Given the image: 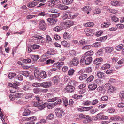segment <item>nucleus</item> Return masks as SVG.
Returning <instances> with one entry per match:
<instances>
[{
	"label": "nucleus",
	"instance_id": "obj_47",
	"mask_svg": "<svg viewBox=\"0 0 124 124\" xmlns=\"http://www.w3.org/2000/svg\"><path fill=\"white\" fill-rule=\"evenodd\" d=\"M103 52L102 50L100 49L96 53V55L98 56H99L101 55Z\"/></svg>",
	"mask_w": 124,
	"mask_h": 124
},
{
	"label": "nucleus",
	"instance_id": "obj_18",
	"mask_svg": "<svg viewBox=\"0 0 124 124\" xmlns=\"http://www.w3.org/2000/svg\"><path fill=\"white\" fill-rule=\"evenodd\" d=\"M73 1V0H62V3L65 5L70 4L72 3Z\"/></svg>",
	"mask_w": 124,
	"mask_h": 124
},
{
	"label": "nucleus",
	"instance_id": "obj_44",
	"mask_svg": "<svg viewBox=\"0 0 124 124\" xmlns=\"http://www.w3.org/2000/svg\"><path fill=\"white\" fill-rule=\"evenodd\" d=\"M124 47V46L122 44L116 47V48L118 50H120Z\"/></svg>",
	"mask_w": 124,
	"mask_h": 124
},
{
	"label": "nucleus",
	"instance_id": "obj_51",
	"mask_svg": "<svg viewBox=\"0 0 124 124\" xmlns=\"http://www.w3.org/2000/svg\"><path fill=\"white\" fill-rule=\"evenodd\" d=\"M37 119L36 117L35 116H33L31 117L28 118V119L29 120H31V122H33L34 121L36 120Z\"/></svg>",
	"mask_w": 124,
	"mask_h": 124
},
{
	"label": "nucleus",
	"instance_id": "obj_17",
	"mask_svg": "<svg viewBox=\"0 0 124 124\" xmlns=\"http://www.w3.org/2000/svg\"><path fill=\"white\" fill-rule=\"evenodd\" d=\"M85 61V63L86 65L90 64L92 62V58L91 57H88L86 58Z\"/></svg>",
	"mask_w": 124,
	"mask_h": 124
},
{
	"label": "nucleus",
	"instance_id": "obj_42",
	"mask_svg": "<svg viewBox=\"0 0 124 124\" xmlns=\"http://www.w3.org/2000/svg\"><path fill=\"white\" fill-rule=\"evenodd\" d=\"M31 46L32 47L33 49H35L39 48L40 46L37 44H34L31 45Z\"/></svg>",
	"mask_w": 124,
	"mask_h": 124
},
{
	"label": "nucleus",
	"instance_id": "obj_5",
	"mask_svg": "<svg viewBox=\"0 0 124 124\" xmlns=\"http://www.w3.org/2000/svg\"><path fill=\"white\" fill-rule=\"evenodd\" d=\"M64 26L65 27L69 28L73 24V22L70 20H67L63 23Z\"/></svg>",
	"mask_w": 124,
	"mask_h": 124
},
{
	"label": "nucleus",
	"instance_id": "obj_41",
	"mask_svg": "<svg viewBox=\"0 0 124 124\" xmlns=\"http://www.w3.org/2000/svg\"><path fill=\"white\" fill-rule=\"evenodd\" d=\"M54 103H51L49 104L47 103V106L48 108L49 109H51L54 107Z\"/></svg>",
	"mask_w": 124,
	"mask_h": 124
},
{
	"label": "nucleus",
	"instance_id": "obj_31",
	"mask_svg": "<svg viewBox=\"0 0 124 124\" xmlns=\"http://www.w3.org/2000/svg\"><path fill=\"white\" fill-rule=\"evenodd\" d=\"M104 74L103 72L98 71L97 72V76L99 78H101L104 77Z\"/></svg>",
	"mask_w": 124,
	"mask_h": 124
},
{
	"label": "nucleus",
	"instance_id": "obj_63",
	"mask_svg": "<svg viewBox=\"0 0 124 124\" xmlns=\"http://www.w3.org/2000/svg\"><path fill=\"white\" fill-rule=\"evenodd\" d=\"M91 103V102L89 101H86L84 102L83 104L85 105H89Z\"/></svg>",
	"mask_w": 124,
	"mask_h": 124
},
{
	"label": "nucleus",
	"instance_id": "obj_22",
	"mask_svg": "<svg viewBox=\"0 0 124 124\" xmlns=\"http://www.w3.org/2000/svg\"><path fill=\"white\" fill-rule=\"evenodd\" d=\"M62 27L60 26H57L55 27L53 29V30L56 32H59L62 29Z\"/></svg>",
	"mask_w": 124,
	"mask_h": 124
},
{
	"label": "nucleus",
	"instance_id": "obj_38",
	"mask_svg": "<svg viewBox=\"0 0 124 124\" xmlns=\"http://www.w3.org/2000/svg\"><path fill=\"white\" fill-rule=\"evenodd\" d=\"M39 71H37L35 72L34 73V75L35 78L39 80L40 79L39 77Z\"/></svg>",
	"mask_w": 124,
	"mask_h": 124
},
{
	"label": "nucleus",
	"instance_id": "obj_57",
	"mask_svg": "<svg viewBox=\"0 0 124 124\" xmlns=\"http://www.w3.org/2000/svg\"><path fill=\"white\" fill-rule=\"evenodd\" d=\"M102 3V2L100 0H96L95 1V4L96 5H100Z\"/></svg>",
	"mask_w": 124,
	"mask_h": 124
},
{
	"label": "nucleus",
	"instance_id": "obj_4",
	"mask_svg": "<svg viewBox=\"0 0 124 124\" xmlns=\"http://www.w3.org/2000/svg\"><path fill=\"white\" fill-rule=\"evenodd\" d=\"M84 32L88 36H92L94 33L93 30L92 29H85L84 30Z\"/></svg>",
	"mask_w": 124,
	"mask_h": 124
},
{
	"label": "nucleus",
	"instance_id": "obj_15",
	"mask_svg": "<svg viewBox=\"0 0 124 124\" xmlns=\"http://www.w3.org/2000/svg\"><path fill=\"white\" fill-rule=\"evenodd\" d=\"M60 78L58 76H54L53 77V81L55 84H57L60 82Z\"/></svg>",
	"mask_w": 124,
	"mask_h": 124
},
{
	"label": "nucleus",
	"instance_id": "obj_33",
	"mask_svg": "<svg viewBox=\"0 0 124 124\" xmlns=\"http://www.w3.org/2000/svg\"><path fill=\"white\" fill-rule=\"evenodd\" d=\"M31 112L28 109H26L23 112V116H27L29 115Z\"/></svg>",
	"mask_w": 124,
	"mask_h": 124
},
{
	"label": "nucleus",
	"instance_id": "obj_20",
	"mask_svg": "<svg viewBox=\"0 0 124 124\" xmlns=\"http://www.w3.org/2000/svg\"><path fill=\"white\" fill-rule=\"evenodd\" d=\"M33 37L35 38V39L36 40H37L38 41H37V43H40V42L39 41L41 39H43L44 38L43 37L38 35L33 36Z\"/></svg>",
	"mask_w": 124,
	"mask_h": 124
},
{
	"label": "nucleus",
	"instance_id": "obj_16",
	"mask_svg": "<svg viewBox=\"0 0 124 124\" xmlns=\"http://www.w3.org/2000/svg\"><path fill=\"white\" fill-rule=\"evenodd\" d=\"M97 85L95 84H92L88 86V88L90 90H94L97 88Z\"/></svg>",
	"mask_w": 124,
	"mask_h": 124
},
{
	"label": "nucleus",
	"instance_id": "obj_24",
	"mask_svg": "<svg viewBox=\"0 0 124 124\" xmlns=\"http://www.w3.org/2000/svg\"><path fill=\"white\" fill-rule=\"evenodd\" d=\"M47 103H45L42 105L38 106V108L39 110H41L47 107Z\"/></svg>",
	"mask_w": 124,
	"mask_h": 124
},
{
	"label": "nucleus",
	"instance_id": "obj_46",
	"mask_svg": "<svg viewBox=\"0 0 124 124\" xmlns=\"http://www.w3.org/2000/svg\"><path fill=\"white\" fill-rule=\"evenodd\" d=\"M21 74L26 77H28L29 75L28 72L25 71L22 72Z\"/></svg>",
	"mask_w": 124,
	"mask_h": 124
},
{
	"label": "nucleus",
	"instance_id": "obj_13",
	"mask_svg": "<svg viewBox=\"0 0 124 124\" xmlns=\"http://www.w3.org/2000/svg\"><path fill=\"white\" fill-rule=\"evenodd\" d=\"M46 55H54L55 54V51L52 49H49L48 50L47 52L46 53Z\"/></svg>",
	"mask_w": 124,
	"mask_h": 124
},
{
	"label": "nucleus",
	"instance_id": "obj_43",
	"mask_svg": "<svg viewBox=\"0 0 124 124\" xmlns=\"http://www.w3.org/2000/svg\"><path fill=\"white\" fill-rule=\"evenodd\" d=\"M69 15H70V14L68 12H66L64 13L63 15L62 16V18L63 19V20H65L67 19Z\"/></svg>",
	"mask_w": 124,
	"mask_h": 124
},
{
	"label": "nucleus",
	"instance_id": "obj_52",
	"mask_svg": "<svg viewBox=\"0 0 124 124\" xmlns=\"http://www.w3.org/2000/svg\"><path fill=\"white\" fill-rule=\"evenodd\" d=\"M98 91L99 92H104L105 90L103 89L101 86H99L97 88Z\"/></svg>",
	"mask_w": 124,
	"mask_h": 124
},
{
	"label": "nucleus",
	"instance_id": "obj_54",
	"mask_svg": "<svg viewBox=\"0 0 124 124\" xmlns=\"http://www.w3.org/2000/svg\"><path fill=\"white\" fill-rule=\"evenodd\" d=\"M54 117V116L53 114H50L47 117V119L49 120H51Z\"/></svg>",
	"mask_w": 124,
	"mask_h": 124
},
{
	"label": "nucleus",
	"instance_id": "obj_60",
	"mask_svg": "<svg viewBox=\"0 0 124 124\" xmlns=\"http://www.w3.org/2000/svg\"><path fill=\"white\" fill-rule=\"evenodd\" d=\"M93 108L92 107H83L84 111H87L90 110Z\"/></svg>",
	"mask_w": 124,
	"mask_h": 124
},
{
	"label": "nucleus",
	"instance_id": "obj_21",
	"mask_svg": "<svg viewBox=\"0 0 124 124\" xmlns=\"http://www.w3.org/2000/svg\"><path fill=\"white\" fill-rule=\"evenodd\" d=\"M93 52L92 51H88L86 52L84 55V56L85 57L87 56H91L93 55Z\"/></svg>",
	"mask_w": 124,
	"mask_h": 124
},
{
	"label": "nucleus",
	"instance_id": "obj_19",
	"mask_svg": "<svg viewBox=\"0 0 124 124\" xmlns=\"http://www.w3.org/2000/svg\"><path fill=\"white\" fill-rule=\"evenodd\" d=\"M110 24L109 22H105L102 23L101 25V28H107L110 25Z\"/></svg>",
	"mask_w": 124,
	"mask_h": 124
},
{
	"label": "nucleus",
	"instance_id": "obj_37",
	"mask_svg": "<svg viewBox=\"0 0 124 124\" xmlns=\"http://www.w3.org/2000/svg\"><path fill=\"white\" fill-rule=\"evenodd\" d=\"M86 57L84 56L83 55L81 58V59L80 61V64L81 65H83L85 63V59Z\"/></svg>",
	"mask_w": 124,
	"mask_h": 124
},
{
	"label": "nucleus",
	"instance_id": "obj_29",
	"mask_svg": "<svg viewBox=\"0 0 124 124\" xmlns=\"http://www.w3.org/2000/svg\"><path fill=\"white\" fill-rule=\"evenodd\" d=\"M70 34L67 32H65L63 35V37L65 39L70 38Z\"/></svg>",
	"mask_w": 124,
	"mask_h": 124
},
{
	"label": "nucleus",
	"instance_id": "obj_7",
	"mask_svg": "<svg viewBox=\"0 0 124 124\" xmlns=\"http://www.w3.org/2000/svg\"><path fill=\"white\" fill-rule=\"evenodd\" d=\"M56 8H59L62 10H64L67 9L68 8V6L63 5L61 4H59L55 6Z\"/></svg>",
	"mask_w": 124,
	"mask_h": 124
},
{
	"label": "nucleus",
	"instance_id": "obj_50",
	"mask_svg": "<svg viewBox=\"0 0 124 124\" xmlns=\"http://www.w3.org/2000/svg\"><path fill=\"white\" fill-rule=\"evenodd\" d=\"M32 86L35 87H40L41 83H35L32 84Z\"/></svg>",
	"mask_w": 124,
	"mask_h": 124
},
{
	"label": "nucleus",
	"instance_id": "obj_58",
	"mask_svg": "<svg viewBox=\"0 0 124 124\" xmlns=\"http://www.w3.org/2000/svg\"><path fill=\"white\" fill-rule=\"evenodd\" d=\"M74 72V70L73 69H70L68 71V75L70 76L73 75Z\"/></svg>",
	"mask_w": 124,
	"mask_h": 124
},
{
	"label": "nucleus",
	"instance_id": "obj_1",
	"mask_svg": "<svg viewBox=\"0 0 124 124\" xmlns=\"http://www.w3.org/2000/svg\"><path fill=\"white\" fill-rule=\"evenodd\" d=\"M47 20L49 25L52 26L56 23V22L57 21V19L56 18H50L47 19Z\"/></svg>",
	"mask_w": 124,
	"mask_h": 124
},
{
	"label": "nucleus",
	"instance_id": "obj_26",
	"mask_svg": "<svg viewBox=\"0 0 124 124\" xmlns=\"http://www.w3.org/2000/svg\"><path fill=\"white\" fill-rule=\"evenodd\" d=\"M39 75L40 77L43 79L45 78L47 76L46 72L44 71H42L41 72Z\"/></svg>",
	"mask_w": 124,
	"mask_h": 124
},
{
	"label": "nucleus",
	"instance_id": "obj_9",
	"mask_svg": "<svg viewBox=\"0 0 124 124\" xmlns=\"http://www.w3.org/2000/svg\"><path fill=\"white\" fill-rule=\"evenodd\" d=\"M65 89L67 92H71L73 91L75 88L72 85H69L66 87Z\"/></svg>",
	"mask_w": 124,
	"mask_h": 124
},
{
	"label": "nucleus",
	"instance_id": "obj_25",
	"mask_svg": "<svg viewBox=\"0 0 124 124\" xmlns=\"http://www.w3.org/2000/svg\"><path fill=\"white\" fill-rule=\"evenodd\" d=\"M48 5L50 6H53L56 4V1L54 0H49L48 1Z\"/></svg>",
	"mask_w": 124,
	"mask_h": 124
},
{
	"label": "nucleus",
	"instance_id": "obj_56",
	"mask_svg": "<svg viewBox=\"0 0 124 124\" xmlns=\"http://www.w3.org/2000/svg\"><path fill=\"white\" fill-rule=\"evenodd\" d=\"M34 93L35 94H38L40 91V90L38 88H35L33 89Z\"/></svg>",
	"mask_w": 124,
	"mask_h": 124
},
{
	"label": "nucleus",
	"instance_id": "obj_62",
	"mask_svg": "<svg viewBox=\"0 0 124 124\" xmlns=\"http://www.w3.org/2000/svg\"><path fill=\"white\" fill-rule=\"evenodd\" d=\"M119 96L122 99H124V91H122L120 93Z\"/></svg>",
	"mask_w": 124,
	"mask_h": 124
},
{
	"label": "nucleus",
	"instance_id": "obj_40",
	"mask_svg": "<svg viewBox=\"0 0 124 124\" xmlns=\"http://www.w3.org/2000/svg\"><path fill=\"white\" fill-rule=\"evenodd\" d=\"M108 97L107 96H103L100 99V100L101 101H105L108 99Z\"/></svg>",
	"mask_w": 124,
	"mask_h": 124
},
{
	"label": "nucleus",
	"instance_id": "obj_2",
	"mask_svg": "<svg viewBox=\"0 0 124 124\" xmlns=\"http://www.w3.org/2000/svg\"><path fill=\"white\" fill-rule=\"evenodd\" d=\"M55 112L57 116L59 117H61L63 114V110L61 108H56L55 110Z\"/></svg>",
	"mask_w": 124,
	"mask_h": 124
},
{
	"label": "nucleus",
	"instance_id": "obj_59",
	"mask_svg": "<svg viewBox=\"0 0 124 124\" xmlns=\"http://www.w3.org/2000/svg\"><path fill=\"white\" fill-rule=\"evenodd\" d=\"M36 16L35 15H27L26 17V18L27 19H31L33 17H35Z\"/></svg>",
	"mask_w": 124,
	"mask_h": 124
},
{
	"label": "nucleus",
	"instance_id": "obj_23",
	"mask_svg": "<svg viewBox=\"0 0 124 124\" xmlns=\"http://www.w3.org/2000/svg\"><path fill=\"white\" fill-rule=\"evenodd\" d=\"M37 4V2L33 1L29 3L28 5V6L29 7H32L36 5Z\"/></svg>",
	"mask_w": 124,
	"mask_h": 124
},
{
	"label": "nucleus",
	"instance_id": "obj_53",
	"mask_svg": "<svg viewBox=\"0 0 124 124\" xmlns=\"http://www.w3.org/2000/svg\"><path fill=\"white\" fill-rule=\"evenodd\" d=\"M87 41H85L84 39L80 40L79 42V44L82 45H84L85 44H87Z\"/></svg>",
	"mask_w": 124,
	"mask_h": 124
},
{
	"label": "nucleus",
	"instance_id": "obj_30",
	"mask_svg": "<svg viewBox=\"0 0 124 124\" xmlns=\"http://www.w3.org/2000/svg\"><path fill=\"white\" fill-rule=\"evenodd\" d=\"M110 67V65L109 64H106L103 65L101 67V69L104 70L106 69L109 68Z\"/></svg>",
	"mask_w": 124,
	"mask_h": 124
},
{
	"label": "nucleus",
	"instance_id": "obj_36",
	"mask_svg": "<svg viewBox=\"0 0 124 124\" xmlns=\"http://www.w3.org/2000/svg\"><path fill=\"white\" fill-rule=\"evenodd\" d=\"M87 77V74H85L80 76L79 77L80 80H82L85 79Z\"/></svg>",
	"mask_w": 124,
	"mask_h": 124
},
{
	"label": "nucleus",
	"instance_id": "obj_11",
	"mask_svg": "<svg viewBox=\"0 0 124 124\" xmlns=\"http://www.w3.org/2000/svg\"><path fill=\"white\" fill-rule=\"evenodd\" d=\"M81 9L85 13H87V14L89 13V11L90 10V8L88 6L84 7L81 8Z\"/></svg>",
	"mask_w": 124,
	"mask_h": 124
},
{
	"label": "nucleus",
	"instance_id": "obj_12",
	"mask_svg": "<svg viewBox=\"0 0 124 124\" xmlns=\"http://www.w3.org/2000/svg\"><path fill=\"white\" fill-rule=\"evenodd\" d=\"M122 3L119 1L113 0L111 1V4L112 5L116 6L122 5Z\"/></svg>",
	"mask_w": 124,
	"mask_h": 124
},
{
	"label": "nucleus",
	"instance_id": "obj_39",
	"mask_svg": "<svg viewBox=\"0 0 124 124\" xmlns=\"http://www.w3.org/2000/svg\"><path fill=\"white\" fill-rule=\"evenodd\" d=\"M91 46L92 45H86L82 47V49L84 50H88L91 48Z\"/></svg>",
	"mask_w": 124,
	"mask_h": 124
},
{
	"label": "nucleus",
	"instance_id": "obj_8",
	"mask_svg": "<svg viewBox=\"0 0 124 124\" xmlns=\"http://www.w3.org/2000/svg\"><path fill=\"white\" fill-rule=\"evenodd\" d=\"M96 116L98 118L100 119H106L108 118L107 116L103 115V113L101 112H100L97 114Z\"/></svg>",
	"mask_w": 124,
	"mask_h": 124
},
{
	"label": "nucleus",
	"instance_id": "obj_49",
	"mask_svg": "<svg viewBox=\"0 0 124 124\" xmlns=\"http://www.w3.org/2000/svg\"><path fill=\"white\" fill-rule=\"evenodd\" d=\"M63 100L64 105L65 107L67 106L68 105V102L67 99L65 98H64L63 99Z\"/></svg>",
	"mask_w": 124,
	"mask_h": 124
},
{
	"label": "nucleus",
	"instance_id": "obj_61",
	"mask_svg": "<svg viewBox=\"0 0 124 124\" xmlns=\"http://www.w3.org/2000/svg\"><path fill=\"white\" fill-rule=\"evenodd\" d=\"M98 111V109L96 108H93L90 111V112L91 113L93 114L95 113Z\"/></svg>",
	"mask_w": 124,
	"mask_h": 124
},
{
	"label": "nucleus",
	"instance_id": "obj_27",
	"mask_svg": "<svg viewBox=\"0 0 124 124\" xmlns=\"http://www.w3.org/2000/svg\"><path fill=\"white\" fill-rule=\"evenodd\" d=\"M94 78V76L92 75L89 76L86 79V81L89 83L93 81Z\"/></svg>",
	"mask_w": 124,
	"mask_h": 124
},
{
	"label": "nucleus",
	"instance_id": "obj_45",
	"mask_svg": "<svg viewBox=\"0 0 124 124\" xmlns=\"http://www.w3.org/2000/svg\"><path fill=\"white\" fill-rule=\"evenodd\" d=\"M16 75V73H10L8 74V77L9 79H11L13 77Z\"/></svg>",
	"mask_w": 124,
	"mask_h": 124
},
{
	"label": "nucleus",
	"instance_id": "obj_32",
	"mask_svg": "<svg viewBox=\"0 0 124 124\" xmlns=\"http://www.w3.org/2000/svg\"><path fill=\"white\" fill-rule=\"evenodd\" d=\"M25 98L26 99L31 98L33 96V94L32 93H26L25 94Z\"/></svg>",
	"mask_w": 124,
	"mask_h": 124
},
{
	"label": "nucleus",
	"instance_id": "obj_10",
	"mask_svg": "<svg viewBox=\"0 0 124 124\" xmlns=\"http://www.w3.org/2000/svg\"><path fill=\"white\" fill-rule=\"evenodd\" d=\"M78 59L77 57H74L73 58L71 61V63L73 65L77 66L79 63Z\"/></svg>",
	"mask_w": 124,
	"mask_h": 124
},
{
	"label": "nucleus",
	"instance_id": "obj_34",
	"mask_svg": "<svg viewBox=\"0 0 124 124\" xmlns=\"http://www.w3.org/2000/svg\"><path fill=\"white\" fill-rule=\"evenodd\" d=\"M101 58H96L94 60L93 62L94 63L96 64H98L100 63L101 62Z\"/></svg>",
	"mask_w": 124,
	"mask_h": 124
},
{
	"label": "nucleus",
	"instance_id": "obj_48",
	"mask_svg": "<svg viewBox=\"0 0 124 124\" xmlns=\"http://www.w3.org/2000/svg\"><path fill=\"white\" fill-rule=\"evenodd\" d=\"M16 78L20 81H22L23 79V76L20 75H18L16 77Z\"/></svg>",
	"mask_w": 124,
	"mask_h": 124
},
{
	"label": "nucleus",
	"instance_id": "obj_55",
	"mask_svg": "<svg viewBox=\"0 0 124 124\" xmlns=\"http://www.w3.org/2000/svg\"><path fill=\"white\" fill-rule=\"evenodd\" d=\"M23 62L25 63H30L31 61L29 59H23Z\"/></svg>",
	"mask_w": 124,
	"mask_h": 124
},
{
	"label": "nucleus",
	"instance_id": "obj_64",
	"mask_svg": "<svg viewBox=\"0 0 124 124\" xmlns=\"http://www.w3.org/2000/svg\"><path fill=\"white\" fill-rule=\"evenodd\" d=\"M54 60H52L51 59H48L46 61V64H50L51 63V64L54 63Z\"/></svg>",
	"mask_w": 124,
	"mask_h": 124
},
{
	"label": "nucleus",
	"instance_id": "obj_28",
	"mask_svg": "<svg viewBox=\"0 0 124 124\" xmlns=\"http://www.w3.org/2000/svg\"><path fill=\"white\" fill-rule=\"evenodd\" d=\"M113 49L112 47H106L105 48V52L111 53L113 51Z\"/></svg>",
	"mask_w": 124,
	"mask_h": 124
},
{
	"label": "nucleus",
	"instance_id": "obj_14",
	"mask_svg": "<svg viewBox=\"0 0 124 124\" xmlns=\"http://www.w3.org/2000/svg\"><path fill=\"white\" fill-rule=\"evenodd\" d=\"M116 90L115 88L113 86H110L108 90V93L109 94H111L114 92V91Z\"/></svg>",
	"mask_w": 124,
	"mask_h": 124
},
{
	"label": "nucleus",
	"instance_id": "obj_3",
	"mask_svg": "<svg viewBox=\"0 0 124 124\" xmlns=\"http://www.w3.org/2000/svg\"><path fill=\"white\" fill-rule=\"evenodd\" d=\"M39 28L40 29L45 30L46 28V25L43 20H41L39 23Z\"/></svg>",
	"mask_w": 124,
	"mask_h": 124
},
{
	"label": "nucleus",
	"instance_id": "obj_6",
	"mask_svg": "<svg viewBox=\"0 0 124 124\" xmlns=\"http://www.w3.org/2000/svg\"><path fill=\"white\" fill-rule=\"evenodd\" d=\"M51 85L50 82H46L41 83V86L45 88H48Z\"/></svg>",
	"mask_w": 124,
	"mask_h": 124
},
{
	"label": "nucleus",
	"instance_id": "obj_35",
	"mask_svg": "<svg viewBox=\"0 0 124 124\" xmlns=\"http://www.w3.org/2000/svg\"><path fill=\"white\" fill-rule=\"evenodd\" d=\"M94 25V23L93 22H89L86 23L85 25V27H90L93 26Z\"/></svg>",
	"mask_w": 124,
	"mask_h": 124
}]
</instances>
